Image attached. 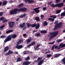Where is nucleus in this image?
Masks as SVG:
<instances>
[{
    "label": "nucleus",
    "mask_w": 65,
    "mask_h": 65,
    "mask_svg": "<svg viewBox=\"0 0 65 65\" xmlns=\"http://www.w3.org/2000/svg\"><path fill=\"white\" fill-rule=\"evenodd\" d=\"M26 11H27V9L26 8H21L20 9H19L18 8H15L11 10L10 11V13L11 15L16 14L17 13V11H18V12H21V11L25 12Z\"/></svg>",
    "instance_id": "1"
},
{
    "label": "nucleus",
    "mask_w": 65,
    "mask_h": 65,
    "mask_svg": "<svg viewBox=\"0 0 65 65\" xmlns=\"http://www.w3.org/2000/svg\"><path fill=\"white\" fill-rule=\"evenodd\" d=\"M17 35L16 34H14L12 35V34H11V35H8L7 38L5 39L4 41L5 42H6L7 41H9L11 40L12 38H13V39H14V38L17 37Z\"/></svg>",
    "instance_id": "2"
},
{
    "label": "nucleus",
    "mask_w": 65,
    "mask_h": 65,
    "mask_svg": "<svg viewBox=\"0 0 65 65\" xmlns=\"http://www.w3.org/2000/svg\"><path fill=\"white\" fill-rule=\"evenodd\" d=\"M26 25H27V27L28 28L30 27L31 26L32 27H35L36 29H39V28L40 27V24L38 23L37 25L35 23L32 24H31L29 23H28V22H27L26 23Z\"/></svg>",
    "instance_id": "3"
},
{
    "label": "nucleus",
    "mask_w": 65,
    "mask_h": 65,
    "mask_svg": "<svg viewBox=\"0 0 65 65\" xmlns=\"http://www.w3.org/2000/svg\"><path fill=\"white\" fill-rule=\"evenodd\" d=\"M50 6L52 7H58L59 8H60V7H62L64 6V4L63 3H61L56 4L55 5L54 4H52L50 5Z\"/></svg>",
    "instance_id": "4"
},
{
    "label": "nucleus",
    "mask_w": 65,
    "mask_h": 65,
    "mask_svg": "<svg viewBox=\"0 0 65 65\" xmlns=\"http://www.w3.org/2000/svg\"><path fill=\"white\" fill-rule=\"evenodd\" d=\"M50 34L51 35L50 36L49 40H50L51 39H53V38H54V37L56 36L58 34V31L54 32H51L50 33Z\"/></svg>",
    "instance_id": "5"
},
{
    "label": "nucleus",
    "mask_w": 65,
    "mask_h": 65,
    "mask_svg": "<svg viewBox=\"0 0 65 65\" xmlns=\"http://www.w3.org/2000/svg\"><path fill=\"white\" fill-rule=\"evenodd\" d=\"M63 26L62 22H61L57 24H55L54 28V31L56 30L57 29H59V28H62Z\"/></svg>",
    "instance_id": "6"
},
{
    "label": "nucleus",
    "mask_w": 65,
    "mask_h": 65,
    "mask_svg": "<svg viewBox=\"0 0 65 65\" xmlns=\"http://www.w3.org/2000/svg\"><path fill=\"white\" fill-rule=\"evenodd\" d=\"M25 24H26V23L23 22V23L22 24L21 23L20 25H19V26L20 27V28H24H24L22 29L23 30H25V29H26V28H27V26H25Z\"/></svg>",
    "instance_id": "7"
},
{
    "label": "nucleus",
    "mask_w": 65,
    "mask_h": 65,
    "mask_svg": "<svg viewBox=\"0 0 65 65\" xmlns=\"http://www.w3.org/2000/svg\"><path fill=\"white\" fill-rule=\"evenodd\" d=\"M39 61V62L38 63V65H41L42 64L43 62V60H42V58L38 57L37 59Z\"/></svg>",
    "instance_id": "8"
},
{
    "label": "nucleus",
    "mask_w": 65,
    "mask_h": 65,
    "mask_svg": "<svg viewBox=\"0 0 65 65\" xmlns=\"http://www.w3.org/2000/svg\"><path fill=\"white\" fill-rule=\"evenodd\" d=\"M9 27L10 28H12L14 25V22H9Z\"/></svg>",
    "instance_id": "9"
},
{
    "label": "nucleus",
    "mask_w": 65,
    "mask_h": 65,
    "mask_svg": "<svg viewBox=\"0 0 65 65\" xmlns=\"http://www.w3.org/2000/svg\"><path fill=\"white\" fill-rule=\"evenodd\" d=\"M24 1L25 3H27L28 2L29 4L33 3L35 2V1L31 0H24Z\"/></svg>",
    "instance_id": "10"
},
{
    "label": "nucleus",
    "mask_w": 65,
    "mask_h": 65,
    "mask_svg": "<svg viewBox=\"0 0 65 65\" xmlns=\"http://www.w3.org/2000/svg\"><path fill=\"white\" fill-rule=\"evenodd\" d=\"M32 38H31V37H30L28 39L26 40L25 42L26 43H27V44H29L30 42H31V41H32Z\"/></svg>",
    "instance_id": "11"
},
{
    "label": "nucleus",
    "mask_w": 65,
    "mask_h": 65,
    "mask_svg": "<svg viewBox=\"0 0 65 65\" xmlns=\"http://www.w3.org/2000/svg\"><path fill=\"white\" fill-rule=\"evenodd\" d=\"M40 8V7H38L36 8H35L33 9V10L34 11H35V12L37 13H38L40 12V10H38Z\"/></svg>",
    "instance_id": "12"
},
{
    "label": "nucleus",
    "mask_w": 65,
    "mask_h": 65,
    "mask_svg": "<svg viewBox=\"0 0 65 65\" xmlns=\"http://www.w3.org/2000/svg\"><path fill=\"white\" fill-rule=\"evenodd\" d=\"M31 64V62L29 61H25L23 62L22 65H29Z\"/></svg>",
    "instance_id": "13"
},
{
    "label": "nucleus",
    "mask_w": 65,
    "mask_h": 65,
    "mask_svg": "<svg viewBox=\"0 0 65 65\" xmlns=\"http://www.w3.org/2000/svg\"><path fill=\"white\" fill-rule=\"evenodd\" d=\"M17 45L15 47L17 49H21L22 48H23V46L22 45Z\"/></svg>",
    "instance_id": "14"
},
{
    "label": "nucleus",
    "mask_w": 65,
    "mask_h": 65,
    "mask_svg": "<svg viewBox=\"0 0 65 65\" xmlns=\"http://www.w3.org/2000/svg\"><path fill=\"white\" fill-rule=\"evenodd\" d=\"M13 53V51L9 50L8 51V53H5V55H9Z\"/></svg>",
    "instance_id": "15"
},
{
    "label": "nucleus",
    "mask_w": 65,
    "mask_h": 65,
    "mask_svg": "<svg viewBox=\"0 0 65 65\" xmlns=\"http://www.w3.org/2000/svg\"><path fill=\"white\" fill-rule=\"evenodd\" d=\"M61 48H63L65 46V45L64 44H63V43H61L60 45H59V47L58 48V49H60V48L59 47H61Z\"/></svg>",
    "instance_id": "16"
},
{
    "label": "nucleus",
    "mask_w": 65,
    "mask_h": 65,
    "mask_svg": "<svg viewBox=\"0 0 65 65\" xmlns=\"http://www.w3.org/2000/svg\"><path fill=\"white\" fill-rule=\"evenodd\" d=\"M23 42V40L22 39H20V40H19V41L18 42V43H17V45H19L22 42Z\"/></svg>",
    "instance_id": "17"
},
{
    "label": "nucleus",
    "mask_w": 65,
    "mask_h": 65,
    "mask_svg": "<svg viewBox=\"0 0 65 65\" xmlns=\"http://www.w3.org/2000/svg\"><path fill=\"white\" fill-rule=\"evenodd\" d=\"M9 49V47L8 46L4 48V52H6Z\"/></svg>",
    "instance_id": "18"
},
{
    "label": "nucleus",
    "mask_w": 65,
    "mask_h": 65,
    "mask_svg": "<svg viewBox=\"0 0 65 65\" xmlns=\"http://www.w3.org/2000/svg\"><path fill=\"white\" fill-rule=\"evenodd\" d=\"M7 2L6 1H4L3 2L2 4L3 6L6 5V4H7Z\"/></svg>",
    "instance_id": "19"
},
{
    "label": "nucleus",
    "mask_w": 65,
    "mask_h": 65,
    "mask_svg": "<svg viewBox=\"0 0 65 65\" xmlns=\"http://www.w3.org/2000/svg\"><path fill=\"white\" fill-rule=\"evenodd\" d=\"M13 31V30H9L6 31V34H8V33H9L12 32Z\"/></svg>",
    "instance_id": "20"
},
{
    "label": "nucleus",
    "mask_w": 65,
    "mask_h": 65,
    "mask_svg": "<svg viewBox=\"0 0 65 65\" xmlns=\"http://www.w3.org/2000/svg\"><path fill=\"white\" fill-rule=\"evenodd\" d=\"M26 13H24V14L22 15L21 14V16L20 17V18H24V17H25V16H26Z\"/></svg>",
    "instance_id": "21"
},
{
    "label": "nucleus",
    "mask_w": 65,
    "mask_h": 65,
    "mask_svg": "<svg viewBox=\"0 0 65 65\" xmlns=\"http://www.w3.org/2000/svg\"><path fill=\"white\" fill-rule=\"evenodd\" d=\"M40 32L41 33H44L45 34L47 32V31L45 30H40Z\"/></svg>",
    "instance_id": "22"
},
{
    "label": "nucleus",
    "mask_w": 65,
    "mask_h": 65,
    "mask_svg": "<svg viewBox=\"0 0 65 65\" xmlns=\"http://www.w3.org/2000/svg\"><path fill=\"white\" fill-rule=\"evenodd\" d=\"M35 35L37 37H39V36H41V34L39 33H37L36 34H35Z\"/></svg>",
    "instance_id": "23"
},
{
    "label": "nucleus",
    "mask_w": 65,
    "mask_h": 65,
    "mask_svg": "<svg viewBox=\"0 0 65 65\" xmlns=\"http://www.w3.org/2000/svg\"><path fill=\"white\" fill-rule=\"evenodd\" d=\"M60 56H61V54H57L54 56V57H55V58H58V57H59Z\"/></svg>",
    "instance_id": "24"
},
{
    "label": "nucleus",
    "mask_w": 65,
    "mask_h": 65,
    "mask_svg": "<svg viewBox=\"0 0 65 65\" xmlns=\"http://www.w3.org/2000/svg\"><path fill=\"white\" fill-rule=\"evenodd\" d=\"M48 20L49 21H52V22H53L54 21V20L55 19H53L51 18H49L48 19Z\"/></svg>",
    "instance_id": "25"
},
{
    "label": "nucleus",
    "mask_w": 65,
    "mask_h": 65,
    "mask_svg": "<svg viewBox=\"0 0 65 65\" xmlns=\"http://www.w3.org/2000/svg\"><path fill=\"white\" fill-rule=\"evenodd\" d=\"M64 12L61 13V16H65V7L64 8Z\"/></svg>",
    "instance_id": "26"
},
{
    "label": "nucleus",
    "mask_w": 65,
    "mask_h": 65,
    "mask_svg": "<svg viewBox=\"0 0 65 65\" xmlns=\"http://www.w3.org/2000/svg\"><path fill=\"white\" fill-rule=\"evenodd\" d=\"M24 6V4L21 3L18 5V7H21Z\"/></svg>",
    "instance_id": "27"
},
{
    "label": "nucleus",
    "mask_w": 65,
    "mask_h": 65,
    "mask_svg": "<svg viewBox=\"0 0 65 65\" xmlns=\"http://www.w3.org/2000/svg\"><path fill=\"white\" fill-rule=\"evenodd\" d=\"M22 61V59H21L20 57H18V59L17 60V62H20V61Z\"/></svg>",
    "instance_id": "28"
},
{
    "label": "nucleus",
    "mask_w": 65,
    "mask_h": 65,
    "mask_svg": "<svg viewBox=\"0 0 65 65\" xmlns=\"http://www.w3.org/2000/svg\"><path fill=\"white\" fill-rule=\"evenodd\" d=\"M35 19V20L36 21H40V19L38 17H36Z\"/></svg>",
    "instance_id": "29"
},
{
    "label": "nucleus",
    "mask_w": 65,
    "mask_h": 65,
    "mask_svg": "<svg viewBox=\"0 0 65 65\" xmlns=\"http://www.w3.org/2000/svg\"><path fill=\"white\" fill-rule=\"evenodd\" d=\"M4 20H5V18L3 17H1L0 18V22L2 21H3Z\"/></svg>",
    "instance_id": "30"
},
{
    "label": "nucleus",
    "mask_w": 65,
    "mask_h": 65,
    "mask_svg": "<svg viewBox=\"0 0 65 65\" xmlns=\"http://www.w3.org/2000/svg\"><path fill=\"white\" fill-rule=\"evenodd\" d=\"M62 41V39H57L56 40V42H58V43L60 42H61Z\"/></svg>",
    "instance_id": "31"
},
{
    "label": "nucleus",
    "mask_w": 65,
    "mask_h": 65,
    "mask_svg": "<svg viewBox=\"0 0 65 65\" xmlns=\"http://www.w3.org/2000/svg\"><path fill=\"white\" fill-rule=\"evenodd\" d=\"M47 22H46V21H44V24H43V26H47Z\"/></svg>",
    "instance_id": "32"
},
{
    "label": "nucleus",
    "mask_w": 65,
    "mask_h": 65,
    "mask_svg": "<svg viewBox=\"0 0 65 65\" xmlns=\"http://www.w3.org/2000/svg\"><path fill=\"white\" fill-rule=\"evenodd\" d=\"M1 38H6V36L5 35H2L0 37Z\"/></svg>",
    "instance_id": "33"
},
{
    "label": "nucleus",
    "mask_w": 65,
    "mask_h": 65,
    "mask_svg": "<svg viewBox=\"0 0 65 65\" xmlns=\"http://www.w3.org/2000/svg\"><path fill=\"white\" fill-rule=\"evenodd\" d=\"M51 57H52V55L51 54H47L46 55V58H50Z\"/></svg>",
    "instance_id": "34"
},
{
    "label": "nucleus",
    "mask_w": 65,
    "mask_h": 65,
    "mask_svg": "<svg viewBox=\"0 0 65 65\" xmlns=\"http://www.w3.org/2000/svg\"><path fill=\"white\" fill-rule=\"evenodd\" d=\"M40 46V44H38L37 45V46H36V48H37L38 49V50H39V48H39V47Z\"/></svg>",
    "instance_id": "35"
},
{
    "label": "nucleus",
    "mask_w": 65,
    "mask_h": 65,
    "mask_svg": "<svg viewBox=\"0 0 65 65\" xmlns=\"http://www.w3.org/2000/svg\"><path fill=\"white\" fill-rule=\"evenodd\" d=\"M25 60L26 61H28V60H30V57L29 56L27 57L26 58H25Z\"/></svg>",
    "instance_id": "36"
},
{
    "label": "nucleus",
    "mask_w": 65,
    "mask_h": 65,
    "mask_svg": "<svg viewBox=\"0 0 65 65\" xmlns=\"http://www.w3.org/2000/svg\"><path fill=\"white\" fill-rule=\"evenodd\" d=\"M8 20H7V19L4 20H3V23H5L6 22H8Z\"/></svg>",
    "instance_id": "37"
},
{
    "label": "nucleus",
    "mask_w": 65,
    "mask_h": 65,
    "mask_svg": "<svg viewBox=\"0 0 65 65\" xmlns=\"http://www.w3.org/2000/svg\"><path fill=\"white\" fill-rule=\"evenodd\" d=\"M61 11V10H57L56 11V14H58V13H60V12Z\"/></svg>",
    "instance_id": "38"
},
{
    "label": "nucleus",
    "mask_w": 65,
    "mask_h": 65,
    "mask_svg": "<svg viewBox=\"0 0 65 65\" xmlns=\"http://www.w3.org/2000/svg\"><path fill=\"white\" fill-rule=\"evenodd\" d=\"M31 45H35V42L34 41H32L31 42Z\"/></svg>",
    "instance_id": "39"
},
{
    "label": "nucleus",
    "mask_w": 65,
    "mask_h": 65,
    "mask_svg": "<svg viewBox=\"0 0 65 65\" xmlns=\"http://www.w3.org/2000/svg\"><path fill=\"white\" fill-rule=\"evenodd\" d=\"M61 2V0H56L55 2L56 3H59Z\"/></svg>",
    "instance_id": "40"
},
{
    "label": "nucleus",
    "mask_w": 65,
    "mask_h": 65,
    "mask_svg": "<svg viewBox=\"0 0 65 65\" xmlns=\"http://www.w3.org/2000/svg\"><path fill=\"white\" fill-rule=\"evenodd\" d=\"M54 24H56V25H57V24H58V21L57 20H55V21Z\"/></svg>",
    "instance_id": "41"
},
{
    "label": "nucleus",
    "mask_w": 65,
    "mask_h": 65,
    "mask_svg": "<svg viewBox=\"0 0 65 65\" xmlns=\"http://www.w3.org/2000/svg\"><path fill=\"white\" fill-rule=\"evenodd\" d=\"M3 12H0V17H2V15H3Z\"/></svg>",
    "instance_id": "42"
},
{
    "label": "nucleus",
    "mask_w": 65,
    "mask_h": 65,
    "mask_svg": "<svg viewBox=\"0 0 65 65\" xmlns=\"http://www.w3.org/2000/svg\"><path fill=\"white\" fill-rule=\"evenodd\" d=\"M5 25H4L0 26V29H2V28H3L4 27Z\"/></svg>",
    "instance_id": "43"
},
{
    "label": "nucleus",
    "mask_w": 65,
    "mask_h": 65,
    "mask_svg": "<svg viewBox=\"0 0 65 65\" xmlns=\"http://www.w3.org/2000/svg\"><path fill=\"white\" fill-rule=\"evenodd\" d=\"M53 3V1H51V2H49L48 3H47V4H48V5H50V4H51L52 3Z\"/></svg>",
    "instance_id": "44"
},
{
    "label": "nucleus",
    "mask_w": 65,
    "mask_h": 65,
    "mask_svg": "<svg viewBox=\"0 0 65 65\" xmlns=\"http://www.w3.org/2000/svg\"><path fill=\"white\" fill-rule=\"evenodd\" d=\"M55 46H56L55 45H54L52 46V50H54V48H55Z\"/></svg>",
    "instance_id": "45"
},
{
    "label": "nucleus",
    "mask_w": 65,
    "mask_h": 65,
    "mask_svg": "<svg viewBox=\"0 0 65 65\" xmlns=\"http://www.w3.org/2000/svg\"><path fill=\"white\" fill-rule=\"evenodd\" d=\"M48 53H50V51L48 50L47 52H46V51L45 52V54H48Z\"/></svg>",
    "instance_id": "46"
},
{
    "label": "nucleus",
    "mask_w": 65,
    "mask_h": 65,
    "mask_svg": "<svg viewBox=\"0 0 65 65\" xmlns=\"http://www.w3.org/2000/svg\"><path fill=\"white\" fill-rule=\"evenodd\" d=\"M46 9V7H44L43 8V10H45Z\"/></svg>",
    "instance_id": "47"
},
{
    "label": "nucleus",
    "mask_w": 65,
    "mask_h": 65,
    "mask_svg": "<svg viewBox=\"0 0 65 65\" xmlns=\"http://www.w3.org/2000/svg\"><path fill=\"white\" fill-rule=\"evenodd\" d=\"M32 46V45L31 44V43H30V44H29L27 46L28 47H30V46Z\"/></svg>",
    "instance_id": "48"
},
{
    "label": "nucleus",
    "mask_w": 65,
    "mask_h": 65,
    "mask_svg": "<svg viewBox=\"0 0 65 65\" xmlns=\"http://www.w3.org/2000/svg\"><path fill=\"white\" fill-rule=\"evenodd\" d=\"M26 52L27 51H25L23 52V54H27Z\"/></svg>",
    "instance_id": "49"
},
{
    "label": "nucleus",
    "mask_w": 65,
    "mask_h": 65,
    "mask_svg": "<svg viewBox=\"0 0 65 65\" xmlns=\"http://www.w3.org/2000/svg\"><path fill=\"white\" fill-rule=\"evenodd\" d=\"M54 42L55 41H53L52 42H50V44H54Z\"/></svg>",
    "instance_id": "50"
},
{
    "label": "nucleus",
    "mask_w": 65,
    "mask_h": 65,
    "mask_svg": "<svg viewBox=\"0 0 65 65\" xmlns=\"http://www.w3.org/2000/svg\"><path fill=\"white\" fill-rule=\"evenodd\" d=\"M23 36L24 37H26L27 36V35L26 34H23Z\"/></svg>",
    "instance_id": "51"
},
{
    "label": "nucleus",
    "mask_w": 65,
    "mask_h": 65,
    "mask_svg": "<svg viewBox=\"0 0 65 65\" xmlns=\"http://www.w3.org/2000/svg\"><path fill=\"white\" fill-rule=\"evenodd\" d=\"M62 62L65 61V57H64L63 59H62Z\"/></svg>",
    "instance_id": "52"
},
{
    "label": "nucleus",
    "mask_w": 65,
    "mask_h": 65,
    "mask_svg": "<svg viewBox=\"0 0 65 65\" xmlns=\"http://www.w3.org/2000/svg\"><path fill=\"white\" fill-rule=\"evenodd\" d=\"M38 62H39V60L38 59L37 60L35 61V62H36V63H38Z\"/></svg>",
    "instance_id": "53"
},
{
    "label": "nucleus",
    "mask_w": 65,
    "mask_h": 65,
    "mask_svg": "<svg viewBox=\"0 0 65 65\" xmlns=\"http://www.w3.org/2000/svg\"><path fill=\"white\" fill-rule=\"evenodd\" d=\"M57 18V16H54L53 17V19H56Z\"/></svg>",
    "instance_id": "54"
},
{
    "label": "nucleus",
    "mask_w": 65,
    "mask_h": 65,
    "mask_svg": "<svg viewBox=\"0 0 65 65\" xmlns=\"http://www.w3.org/2000/svg\"><path fill=\"white\" fill-rule=\"evenodd\" d=\"M58 46H56L55 47V49H56V48H58Z\"/></svg>",
    "instance_id": "55"
},
{
    "label": "nucleus",
    "mask_w": 65,
    "mask_h": 65,
    "mask_svg": "<svg viewBox=\"0 0 65 65\" xmlns=\"http://www.w3.org/2000/svg\"><path fill=\"white\" fill-rule=\"evenodd\" d=\"M44 15H43V14H41V18H43L44 17Z\"/></svg>",
    "instance_id": "56"
},
{
    "label": "nucleus",
    "mask_w": 65,
    "mask_h": 65,
    "mask_svg": "<svg viewBox=\"0 0 65 65\" xmlns=\"http://www.w3.org/2000/svg\"><path fill=\"white\" fill-rule=\"evenodd\" d=\"M9 2L10 3H13V2L12 1H10Z\"/></svg>",
    "instance_id": "57"
},
{
    "label": "nucleus",
    "mask_w": 65,
    "mask_h": 65,
    "mask_svg": "<svg viewBox=\"0 0 65 65\" xmlns=\"http://www.w3.org/2000/svg\"><path fill=\"white\" fill-rule=\"evenodd\" d=\"M19 19H20V18H17V19H16V21L17 22V21H19Z\"/></svg>",
    "instance_id": "58"
},
{
    "label": "nucleus",
    "mask_w": 65,
    "mask_h": 65,
    "mask_svg": "<svg viewBox=\"0 0 65 65\" xmlns=\"http://www.w3.org/2000/svg\"><path fill=\"white\" fill-rule=\"evenodd\" d=\"M2 4V2L0 1V6Z\"/></svg>",
    "instance_id": "59"
},
{
    "label": "nucleus",
    "mask_w": 65,
    "mask_h": 65,
    "mask_svg": "<svg viewBox=\"0 0 65 65\" xmlns=\"http://www.w3.org/2000/svg\"><path fill=\"white\" fill-rule=\"evenodd\" d=\"M54 15H52L51 16H50V18H53V17H54Z\"/></svg>",
    "instance_id": "60"
},
{
    "label": "nucleus",
    "mask_w": 65,
    "mask_h": 65,
    "mask_svg": "<svg viewBox=\"0 0 65 65\" xmlns=\"http://www.w3.org/2000/svg\"><path fill=\"white\" fill-rule=\"evenodd\" d=\"M37 30H35V31H33V33H34L35 32H37Z\"/></svg>",
    "instance_id": "61"
},
{
    "label": "nucleus",
    "mask_w": 65,
    "mask_h": 65,
    "mask_svg": "<svg viewBox=\"0 0 65 65\" xmlns=\"http://www.w3.org/2000/svg\"><path fill=\"white\" fill-rule=\"evenodd\" d=\"M34 49L35 50H37V51H38V49L37 48H36H36H34Z\"/></svg>",
    "instance_id": "62"
},
{
    "label": "nucleus",
    "mask_w": 65,
    "mask_h": 65,
    "mask_svg": "<svg viewBox=\"0 0 65 65\" xmlns=\"http://www.w3.org/2000/svg\"><path fill=\"white\" fill-rule=\"evenodd\" d=\"M36 58H37V56H35L34 57V59H35Z\"/></svg>",
    "instance_id": "63"
},
{
    "label": "nucleus",
    "mask_w": 65,
    "mask_h": 65,
    "mask_svg": "<svg viewBox=\"0 0 65 65\" xmlns=\"http://www.w3.org/2000/svg\"><path fill=\"white\" fill-rule=\"evenodd\" d=\"M11 8V7H9V8H7V9H10Z\"/></svg>",
    "instance_id": "64"
}]
</instances>
